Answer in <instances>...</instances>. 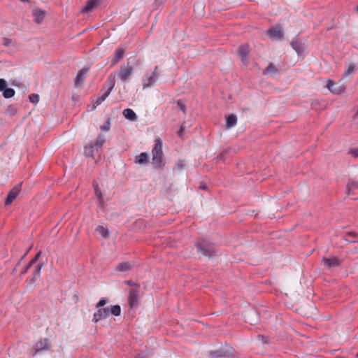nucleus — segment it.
<instances>
[{"label":"nucleus","instance_id":"14","mask_svg":"<svg viewBox=\"0 0 358 358\" xmlns=\"http://www.w3.org/2000/svg\"><path fill=\"white\" fill-rule=\"evenodd\" d=\"M32 14L34 22L37 24H40L44 20L46 13L45 10L36 8L33 10Z\"/></svg>","mask_w":358,"mask_h":358},{"label":"nucleus","instance_id":"5","mask_svg":"<svg viewBox=\"0 0 358 358\" xmlns=\"http://www.w3.org/2000/svg\"><path fill=\"white\" fill-rule=\"evenodd\" d=\"M267 35L272 40H281L284 37V31L280 27H273L267 31Z\"/></svg>","mask_w":358,"mask_h":358},{"label":"nucleus","instance_id":"4","mask_svg":"<svg viewBox=\"0 0 358 358\" xmlns=\"http://www.w3.org/2000/svg\"><path fill=\"white\" fill-rule=\"evenodd\" d=\"M158 77V66H156L153 72L150 74L146 73L143 78V87L147 88L152 86L157 81Z\"/></svg>","mask_w":358,"mask_h":358},{"label":"nucleus","instance_id":"8","mask_svg":"<svg viewBox=\"0 0 358 358\" xmlns=\"http://www.w3.org/2000/svg\"><path fill=\"white\" fill-rule=\"evenodd\" d=\"M136 287L132 288L129 293V303L131 307L136 306L138 304V286L135 284Z\"/></svg>","mask_w":358,"mask_h":358},{"label":"nucleus","instance_id":"3","mask_svg":"<svg viewBox=\"0 0 358 358\" xmlns=\"http://www.w3.org/2000/svg\"><path fill=\"white\" fill-rule=\"evenodd\" d=\"M199 252L206 257H212L215 253V248L206 241H202L197 245Z\"/></svg>","mask_w":358,"mask_h":358},{"label":"nucleus","instance_id":"16","mask_svg":"<svg viewBox=\"0 0 358 358\" xmlns=\"http://www.w3.org/2000/svg\"><path fill=\"white\" fill-rule=\"evenodd\" d=\"M244 319L247 322L255 324L258 320L257 314L255 310L247 311L244 314Z\"/></svg>","mask_w":358,"mask_h":358},{"label":"nucleus","instance_id":"18","mask_svg":"<svg viewBox=\"0 0 358 358\" xmlns=\"http://www.w3.org/2000/svg\"><path fill=\"white\" fill-rule=\"evenodd\" d=\"M99 4L98 0H90L87 1L86 6L83 8L82 12L85 13H90Z\"/></svg>","mask_w":358,"mask_h":358},{"label":"nucleus","instance_id":"12","mask_svg":"<svg viewBox=\"0 0 358 358\" xmlns=\"http://www.w3.org/2000/svg\"><path fill=\"white\" fill-rule=\"evenodd\" d=\"M125 52V50L123 48L119 47L117 48L114 53V57L111 60L110 66H115L117 63H118L120 60H122L124 57Z\"/></svg>","mask_w":358,"mask_h":358},{"label":"nucleus","instance_id":"34","mask_svg":"<svg viewBox=\"0 0 358 358\" xmlns=\"http://www.w3.org/2000/svg\"><path fill=\"white\" fill-rule=\"evenodd\" d=\"M8 83L6 80L0 78V92H3V90L7 87Z\"/></svg>","mask_w":358,"mask_h":358},{"label":"nucleus","instance_id":"6","mask_svg":"<svg viewBox=\"0 0 358 358\" xmlns=\"http://www.w3.org/2000/svg\"><path fill=\"white\" fill-rule=\"evenodd\" d=\"M250 52L249 46L246 44H243L239 46L238 50V55L241 59L242 64L245 66L248 64V55Z\"/></svg>","mask_w":358,"mask_h":358},{"label":"nucleus","instance_id":"15","mask_svg":"<svg viewBox=\"0 0 358 358\" xmlns=\"http://www.w3.org/2000/svg\"><path fill=\"white\" fill-rule=\"evenodd\" d=\"M322 263L324 264V266L327 268H332V267H335V266H338L340 265L341 264V262L340 260L334 257H332V258H326V257H324L322 259Z\"/></svg>","mask_w":358,"mask_h":358},{"label":"nucleus","instance_id":"35","mask_svg":"<svg viewBox=\"0 0 358 358\" xmlns=\"http://www.w3.org/2000/svg\"><path fill=\"white\" fill-rule=\"evenodd\" d=\"M103 142H104V141L101 138H98L96 141L95 148L96 149V150H98L99 148H101L102 147Z\"/></svg>","mask_w":358,"mask_h":358},{"label":"nucleus","instance_id":"33","mask_svg":"<svg viewBox=\"0 0 358 358\" xmlns=\"http://www.w3.org/2000/svg\"><path fill=\"white\" fill-rule=\"evenodd\" d=\"M29 99L31 103H36L39 101V96L37 94H31Z\"/></svg>","mask_w":358,"mask_h":358},{"label":"nucleus","instance_id":"25","mask_svg":"<svg viewBox=\"0 0 358 358\" xmlns=\"http://www.w3.org/2000/svg\"><path fill=\"white\" fill-rule=\"evenodd\" d=\"M15 92L12 88H8L7 87L3 90V96L6 99L12 98L14 96Z\"/></svg>","mask_w":358,"mask_h":358},{"label":"nucleus","instance_id":"20","mask_svg":"<svg viewBox=\"0 0 358 358\" xmlns=\"http://www.w3.org/2000/svg\"><path fill=\"white\" fill-rule=\"evenodd\" d=\"M95 231L104 238H108L110 236L109 230L107 228H106L101 225H98L95 228Z\"/></svg>","mask_w":358,"mask_h":358},{"label":"nucleus","instance_id":"37","mask_svg":"<svg viewBox=\"0 0 358 358\" xmlns=\"http://www.w3.org/2000/svg\"><path fill=\"white\" fill-rule=\"evenodd\" d=\"M2 41L5 46H9L12 43V40L8 38H3Z\"/></svg>","mask_w":358,"mask_h":358},{"label":"nucleus","instance_id":"46","mask_svg":"<svg viewBox=\"0 0 358 358\" xmlns=\"http://www.w3.org/2000/svg\"><path fill=\"white\" fill-rule=\"evenodd\" d=\"M136 358H143V357H141V355H138V356L136 357Z\"/></svg>","mask_w":358,"mask_h":358},{"label":"nucleus","instance_id":"45","mask_svg":"<svg viewBox=\"0 0 358 358\" xmlns=\"http://www.w3.org/2000/svg\"><path fill=\"white\" fill-rule=\"evenodd\" d=\"M357 117H358V110L357 111V113H356V114L355 115V118H357Z\"/></svg>","mask_w":358,"mask_h":358},{"label":"nucleus","instance_id":"30","mask_svg":"<svg viewBox=\"0 0 358 358\" xmlns=\"http://www.w3.org/2000/svg\"><path fill=\"white\" fill-rule=\"evenodd\" d=\"M94 150V146L89 145L85 147V154L88 157H92Z\"/></svg>","mask_w":358,"mask_h":358},{"label":"nucleus","instance_id":"7","mask_svg":"<svg viewBox=\"0 0 358 358\" xmlns=\"http://www.w3.org/2000/svg\"><path fill=\"white\" fill-rule=\"evenodd\" d=\"M50 348L49 341L48 338H41L38 341L33 347L34 355H36L38 352Z\"/></svg>","mask_w":358,"mask_h":358},{"label":"nucleus","instance_id":"19","mask_svg":"<svg viewBox=\"0 0 358 358\" xmlns=\"http://www.w3.org/2000/svg\"><path fill=\"white\" fill-rule=\"evenodd\" d=\"M123 115L125 117L126 119L130 120V121H136L137 119V115L135 113V112L130 109L127 108L124 109L122 112Z\"/></svg>","mask_w":358,"mask_h":358},{"label":"nucleus","instance_id":"44","mask_svg":"<svg viewBox=\"0 0 358 358\" xmlns=\"http://www.w3.org/2000/svg\"><path fill=\"white\" fill-rule=\"evenodd\" d=\"M201 188L203 189H206V186L205 185H201Z\"/></svg>","mask_w":358,"mask_h":358},{"label":"nucleus","instance_id":"1","mask_svg":"<svg viewBox=\"0 0 358 358\" xmlns=\"http://www.w3.org/2000/svg\"><path fill=\"white\" fill-rule=\"evenodd\" d=\"M134 72V66L129 63L123 64L120 66V69L115 72L114 74L111 73L112 78H117L122 83L128 82Z\"/></svg>","mask_w":358,"mask_h":358},{"label":"nucleus","instance_id":"31","mask_svg":"<svg viewBox=\"0 0 358 358\" xmlns=\"http://www.w3.org/2000/svg\"><path fill=\"white\" fill-rule=\"evenodd\" d=\"M266 73L274 75L278 73V69L273 64H270L266 69Z\"/></svg>","mask_w":358,"mask_h":358},{"label":"nucleus","instance_id":"43","mask_svg":"<svg viewBox=\"0 0 358 358\" xmlns=\"http://www.w3.org/2000/svg\"><path fill=\"white\" fill-rule=\"evenodd\" d=\"M178 104L180 108L185 113V106L182 103H181L180 101L178 102Z\"/></svg>","mask_w":358,"mask_h":358},{"label":"nucleus","instance_id":"10","mask_svg":"<svg viewBox=\"0 0 358 358\" xmlns=\"http://www.w3.org/2000/svg\"><path fill=\"white\" fill-rule=\"evenodd\" d=\"M326 87L334 94H341L344 91L343 86L336 85V83L331 80L327 81Z\"/></svg>","mask_w":358,"mask_h":358},{"label":"nucleus","instance_id":"28","mask_svg":"<svg viewBox=\"0 0 358 358\" xmlns=\"http://www.w3.org/2000/svg\"><path fill=\"white\" fill-rule=\"evenodd\" d=\"M357 68H356V65L354 64H350L348 66V68L344 72V76H350V74L353 73L355 72Z\"/></svg>","mask_w":358,"mask_h":358},{"label":"nucleus","instance_id":"47","mask_svg":"<svg viewBox=\"0 0 358 358\" xmlns=\"http://www.w3.org/2000/svg\"><path fill=\"white\" fill-rule=\"evenodd\" d=\"M20 1H22V2H28V0H20Z\"/></svg>","mask_w":358,"mask_h":358},{"label":"nucleus","instance_id":"17","mask_svg":"<svg viewBox=\"0 0 358 358\" xmlns=\"http://www.w3.org/2000/svg\"><path fill=\"white\" fill-rule=\"evenodd\" d=\"M108 83L110 86L109 89L100 96L103 99V101H105L106 99L109 96L110 92L113 90L115 85L114 77L112 78L111 75H109L108 78Z\"/></svg>","mask_w":358,"mask_h":358},{"label":"nucleus","instance_id":"41","mask_svg":"<svg viewBox=\"0 0 358 358\" xmlns=\"http://www.w3.org/2000/svg\"><path fill=\"white\" fill-rule=\"evenodd\" d=\"M197 8L198 9L201 10V11H203V9H204V6L203 5V3H196L195 6H194V9Z\"/></svg>","mask_w":358,"mask_h":358},{"label":"nucleus","instance_id":"23","mask_svg":"<svg viewBox=\"0 0 358 358\" xmlns=\"http://www.w3.org/2000/svg\"><path fill=\"white\" fill-rule=\"evenodd\" d=\"M42 266H43V264H37L35 266L34 270L33 271V276L31 279V281L34 282L39 278V276L41 275V270Z\"/></svg>","mask_w":358,"mask_h":358},{"label":"nucleus","instance_id":"22","mask_svg":"<svg viewBox=\"0 0 358 358\" xmlns=\"http://www.w3.org/2000/svg\"><path fill=\"white\" fill-rule=\"evenodd\" d=\"M237 117L235 115L231 114L227 117L226 127L231 128L236 124Z\"/></svg>","mask_w":358,"mask_h":358},{"label":"nucleus","instance_id":"2","mask_svg":"<svg viewBox=\"0 0 358 358\" xmlns=\"http://www.w3.org/2000/svg\"><path fill=\"white\" fill-rule=\"evenodd\" d=\"M152 163L156 166H160L163 161L162 142L159 138L155 140V146L152 150Z\"/></svg>","mask_w":358,"mask_h":358},{"label":"nucleus","instance_id":"27","mask_svg":"<svg viewBox=\"0 0 358 358\" xmlns=\"http://www.w3.org/2000/svg\"><path fill=\"white\" fill-rule=\"evenodd\" d=\"M148 155L147 152H142L136 157V162L138 164L145 163L148 161Z\"/></svg>","mask_w":358,"mask_h":358},{"label":"nucleus","instance_id":"11","mask_svg":"<svg viewBox=\"0 0 358 358\" xmlns=\"http://www.w3.org/2000/svg\"><path fill=\"white\" fill-rule=\"evenodd\" d=\"M20 192V185L16 186L13 187L8 193L6 201H5V205L8 206L10 205L13 200L17 196Z\"/></svg>","mask_w":358,"mask_h":358},{"label":"nucleus","instance_id":"40","mask_svg":"<svg viewBox=\"0 0 358 358\" xmlns=\"http://www.w3.org/2000/svg\"><path fill=\"white\" fill-rule=\"evenodd\" d=\"M185 166L184 161H178L176 164V167L179 169H182Z\"/></svg>","mask_w":358,"mask_h":358},{"label":"nucleus","instance_id":"21","mask_svg":"<svg viewBox=\"0 0 358 358\" xmlns=\"http://www.w3.org/2000/svg\"><path fill=\"white\" fill-rule=\"evenodd\" d=\"M358 189V182L355 180H350L347 185V192L349 195L353 194L354 191Z\"/></svg>","mask_w":358,"mask_h":358},{"label":"nucleus","instance_id":"13","mask_svg":"<svg viewBox=\"0 0 358 358\" xmlns=\"http://www.w3.org/2000/svg\"><path fill=\"white\" fill-rule=\"evenodd\" d=\"M88 69L87 68H83L80 71H78L76 78H75V86L79 87L83 84V82L85 80V78L87 76V74L88 73Z\"/></svg>","mask_w":358,"mask_h":358},{"label":"nucleus","instance_id":"38","mask_svg":"<svg viewBox=\"0 0 358 358\" xmlns=\"http://www.w3.org/2000/svg\"><path fill=\"white\" fill-rule=\"evenodd\" d=\"M95 192H96V196L99 197L100 202H101L102 195H101V191L99 189L97 185L95 186Z\"/></svg>","mask_w":358,"mask_h":358},{"label":"nucleus","instance_id":"32","mask_svg":"<svg viewBox=\"0 0 358 358\" xmlns=\"http://www.w3.org/2000/svg\"><path fill=\"white\" fill-rule=\"evenodd\" d=\"M110 127V119H108L107 121L101 126V130L103 132H106L109 131Z\"/></svg>","mask_w":358,"mask_h":358},{"label":"nucleus","instance_id":"29","mask_svg":"<svg viewBox=\"0 0 358 358\" xmlns=\"http://www.w3.org/2000/svg\"><path fill=\"white\" fill-rule=\"evenodd\" d=\"M110 313L115 316H119L121 313L120 306L119 305L112 306L110 310Z\"/></svg>","mask_w":358,"mask_h":358},{"label":"nucleus","instance_id":"39","mask_svg":"<svg viewBox=\"0 0 358 358\" xmlns=\"http://www.w3.org/2000/svg\"><path fill=\"white\" fill-rule=\"evenodd\" d=\"M349 153L355 157H358V148L350 150Z\"/></svg>","mask_w":358,"mask_h":358},{"label":"nucleus","instance_id":"36","mask_svg":"<svg viewBox=\"0 0 358 358\" xmlns=\"http://www.w3.org/2000/svg\"><path fill=\"white\" fill-rule=\"evenodd\" d=\"M107 301L106 299L101 298L96 304V308H101L106 304Z\"/></svg>","mask_w":358,"mask_h":358},{"label":"nucleus","instance_id":"26","mask_svg":"<svg viewBox=\"0 0 358 358\" xmlns=\"http://www.w3.org/2000/svg\"><path fill=\"white\" fill-rule=\"evenodd\" d=\"M131 267V264L129 262H122L119 264L117 266V269L119 271H127L129 270Z\"/></svg>","mask_w":358,"mask_h":358},{"label":"nucleus","instance_id":"24","mask_svg":"<svg viewBox=\"0 0 358 358\" xmlns=\"http://www.w3.org/2000/svg\"><path fill=\"white\" fill-rule=\"evenodd\" d=\"M41 255V252H38L36 256L29 262V263L26 266V267L24 268V270L22 271V274H25L27 271L29 270V268L34 264H35L38 259L39 258Z\"/></svg>","mask_w":358,"mask_h":358},{"label":"nucleus","instance_id":"42","mask_svg":"<svg viewBox=\"0 0 358 358\" xmlns=\"http://www.w3.org/2000/svg\"><path fill=\"white\" fill-rule=\"evenodd\" d=\"M103 101V99L101 98V97H99L97 98L96 101V105L99 106L100 105L102 102Z\"/></svg>","mask_w":358,"mask_h":358},{"label":"nucleus","instance_id":"48","mask_svg":"<svg viewBox=\"0 0 358 358\" xmlns=\"http://www.w3.org/2000/svg\"><path fill=\"white\" fill-rule=\"evenodd\" d=\"M357 357H358V353H357Z\"/></svg>","mask_w":358,"mask_h":358},{"label":"nucleus","instance_id":"9","mask_svg":"<svg viewBox=\"0 0 358 358\" xmlns=\"http://www.w3.org/2000/svg\"><path fill=\"white\" fill-rule=\"evenodd\" d=\"M109 308H99L98 310L94 314L93 321L97 322L102 319H105L109 316Z\"/></svg>","mask_w":358,"mask_h":358}]
</instances>
